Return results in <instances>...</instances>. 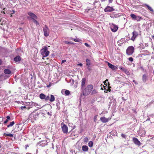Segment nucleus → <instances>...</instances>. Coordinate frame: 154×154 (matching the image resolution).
I'll list each match as a JSON object with an SVG mask.
<instances>
[{"label": "nucleus", "mask_w": 154, "mask_h": 154, "mask_svg": "<svg viewBox=\"0 0 154 154\" xmlns=\"http://www.w3.org/2000/svg\"><path fill=\"white\" fill-rule=\"evenodd\" d=\"M93 88V86L92 85H88L83 91V94L86 96L88 95Z\"/></svg>", "instance_id": "1"}, {"label": "nucleus", "mask_w": 154, "mask_h": 154, "mask_svg": "<svg viewBox=\"0 0 154 154\" xmlns=\"http://www.w3.org/2000/svg\"><path fill=\"white\" fill-rule=\"evenodd\" d=\"M40 53L42 56V57H45L48 56L49 53V52L48 50V48L46 46H44L41 50Z\"/></svg>", "instance_id": "2"}, {"label": "nucleus", "mask_w": 154, "mask_h": 154, "mask_svg": "<svg viewBox=\"0 0 154 154\" xmlns=\"http://www.w3.org/2000/svg\"><path fill=\"white\" fill-rule=\"evenodd\" d=\"M43 30L44 36L45 37L48 36L50 34V30L48 27L47 25H45L43 27Z\"/></svg>", "instance_id": "3"}, {"label": "nucleus", "mask_w": 154, "mask_h": 154, "mask_svg": "<svg viewBox=\"0 0 154 154\" xmlns=\"http://www.w3.org/2000/svg\"><path fill=\"white\" fill-rule=\"evenodd\" d=\"M134 48L133 46L128 47L126 50V53L128 55H131L134 51Z\"/></svg>", "instance_id": "4"}, {"label": "nucleus", "mask_w": 154, "mask_h": 154, "mask_svg": "<svg viewBox=\"0 0 154 154\" xmlns=\"http://www.w3.org/2000/svg\"><path fill=\"white\" fill-rule=\"evenodd\" d=\"M61 125L63 132L64 134H67L68 132V130L67 126L63 123H61Z\"/></svg>", "instance_id": "5"}, {"label": "nucleus", "mask_w": 154, "mask_h": 154, "mask_svg": "<svg viewBox=\"0 0 154 154\" xmlns=\"http://www.w3.org/2000/svg\"><path fill=\"white\" fill-rule=\"evenodd\" d=\"M110 27L111 30L113 32H116L118 28V27L117 25L113 23L110 24Z\"/></svg>", "instance_id": "6"}, {"label": "nucleus", "mask_w": 154, "mask_h": 154, "mask_svg": "<svg viewBox=\"0 0 154 154\" xmlns=\"http://www.w3.org/2000/svg\"><path fill=\"white\" fill-rule=\"evenodd\" d=\"M28 14L32 20L34 19H37L38 18V17L35 14L32 12H28Z\"/></svg>", "instance_id": "7"}, {"label": "nucleus", "mask_w": 154, "mask_h": 154, "mask_svg": "<svg viewBox=\"0 0 154 154\" xmlns=\"http://www.w3.org/2000/svg\"><path fill=\"white\" fill-rule=\"evenodd\" d=\"M114 10V9L113 8L109 6H107L104 9L105 12H111L113 11Z\"/></svg>", "instance_id": "8"}, {"label": "nucleus", "mask_w": 154, "mask_h": 154, "mask_svg": "<svg viewBox=\"0 0 154 154\" xmlns=\"http://www.w3.org/2000/svg\"><path fill=\"white\" fill-rule=\"evenodd\" d=\"M133 141L136 145L138 146L141 145V143L137 138L134 137L133 139Z\"/></svg>", "instance_id": "9"}, {"label": "nucleus", "mask_w": 154, "mask_h": 154, "mask_svg": "<svg viewBox=\"0 0 154 154\" xmlns=\"http://www.w3.org/2000/svg\"><path fill=\"white\" fill-rule=\"evenodd\" d=\"M119 69L122 70L127 75H129L130 73L126 69H125L122 66H120L119 67Z\"/></svg>", "instance_id": "10"}, {"label": "nucleus", "mask_w": 154, "mask_h": 154, "mask_svg": "<svg viewBox=\"0 0 154 154\" xmlns=\"http://www.w3.org/2000/svg\"><path fill=\"white\" fill-rule=\"evenodd\" d=\"M132 34L133 35L131 38V39L132 41H134L135 38L138 35V33L137 32L134 31L133 32Z\"/></svg>", "instance_id": "11"}, {"label": "nucleus", "mask_w": 154, "mask_h": 154, "mask_svg": "<svg viewBox=\"0 0 154 154\" xmlns=\"http://www.w3.org/2000/svg\"><path fill=\"white\" fill-rule=\"evenodd\" d=\"M86 79L85 78H82L81 82V89H83L86 82Z\"/></svg>", "instance_id": "12"}, {"label": "nucleus", "mask_w": 154, "mask_h": 154, "mask_svg": "<svg viewBox=\"0 0 154 154\" xmlns=\"http://www.w3.org/2000/svg\"><path fill=\"white\" fill-rule=\"evenodd\" d=\"M86 65L87 66V69H88L89 70H91V69L90 68V65L91 64L90 61L88 59H87L86 60Z\"/></svg>", "instance_id": "13"}, {"label": "nucleus", "mask_w": 154, "mask_h": 154, "mask_svg": "<svg viewBox=\"0 0 154 154\" xmlns=\"http://www.w3.org/2000/svg\"><path fill=\"white\" fill-rule=\"evenodd\" d=\"M100 120L103 123H106L109 120V118H106L105 117H102L100 118Z\"/></svg>", "instance_id": "14"}, {"label": "nucleus", "mask_w": 154, "mask_h": 154, "mask_svg": "<svg viewBox=\"0 0 154 154\" xmlns=\"http://www.w3.org/2000/svg\"><path fill=\"white\" fill-rule=\"evenodd\" d=\"M29 105L30 106H34L35 107H37V108H39L40 107H38L40 106V105L38 103L33 102H30L29 103Z\"/></svg>", "instance_id": "15"}, {"label": "nucleus", "mask_w": 154, "mask_h": 154, "mask_svg": "<svg viewBox=\"0 0 154 154\" xmlns=\"http://www.w3.org/2000/svg\"><path fill=\"white\" fill-rule=\"evenodd\" d=\"M131 17L134 20H136L138 16H136L133 14H130Z\"/></svg>", "instance_id": "16"}, {"label": "nucleus", "mask_w": 154, "mask_h": 154, "mask_svg": "<svg viewBox=\"0 0 154 154\" xmlns=\"http://www.w3.org/2000/svg\"><path fill=\"white\" fill-rule=\"evenodd\" d=\"M147 79V77L146 74H144L142 76V80L143 82L145 83Z\"/></svg>", "instance_id": "17"}, {"label": "nucleus", "mask_w": 154, "mask_h": 154, "mask_svg": "<svg viewBox=\"0 0 154 154\" xmlns=\"http://www.w3.org/2000/svg\"><path fill=\"white\" fill-rule=\"evenodd\" d=\"M88 146L86 145H84L82 146V150L85 152H86L88 151Z\"/></svg>", "instance_id": "18"}, {"label": "nucleus", "mask_w": 154, "mask_h": 154, "mask_svg": "<svg viewBox=\"0 0 154 154\" xmlns=\"http://www.w3.org/2000/svg\"><path fill=\"white\" fill-rule=\"evenodd\" d=\"M4 73L6 74H10L11 73V70L8 69H5L4 70Z\"/></svg>", "instance_id": "19"}, {"label": "nucleus", "mask_w": 154, "mask_h": 154, "mask_svg": "<svg viewBox=\"0 0 154 154\" xmlns=\"http://www.w3.org/2000/svg\"><path fill=\"white\" fill-rule=\"evenodd\" d=\"M14 60L15 62L19 61L20 60V57L18 56L14 58Z\"/></svg>", "instance_id": "20"}, {"label": "nucleus", "mask_w": 154, "mask_h": 154, "mask_svg": "<svg viewBox=\"0 0 154 154\" xmlns=\"http://www.w3.org/2000/svg\"><path fill=\"white\" fill-rule=\"evenodd\" d=\"M50 96L51 97L49 100L51 102H53L55 100V97L53 95H51Z\"/></svg>", "instance_id": "21"}, {"label": "nucleus", "mask_w": 154, "mask_h": 154, "mask_svg": "<svg viewBox=\"0 0 154 154\" xmlns=\"http://www.w3.org/2000/svg\"><path fill=\"white\" fill-rule=\"evenodd\" d=\"M39 97L41 99H44L45 98V95L43 94H41L39 95Z\"/></svg>", "instance_id": "22"}, {"label": "nucleus", "mask_w": 154, "mask_h": 154, "mask_svg": "<svg viewBox=\"0 0 154 154\" xmlns=\"http://www.w3.org/2000/svg\"><path fill=\"white\" fill-rule=\"evenodd\" d=\"M4 135L5 136H8L10 137H13V134H6L4 133Z\"/></svg>", "instance_id": "23"}, {"label": "nucleus", "mask_w": 154, "mask_h": 154, "mask_svg": "<svg viewBox=\"0 0 154 154\" xmlns=\"http://www.w3.org/2000/svg\"><path fill=\"white\" fill-rule=\"evenodd\" d=\"M145 5L148 8V9L151 11L152 12L153 11V9L150 7L147 4H145Z\"/></svg>", "instance_id": "24"}, {"label": "nucleus", "mask_w": 154, "mask_h": 154, "mask_svg": "<svg viewBox=\"0 0 154 154\" xmlns=\"http://www.w3.org/2000/svg\"><path fill=\"white\" fill-rule=\"evenodd\" d=\"M14 124V121H12V122L10 123L9 125H8L7 126L8 128H9L10 127H11L13 126Z\"/></svg>", "instance_id": "25"}, {"label": "nucleus", "mask_w": 154, "mask_h": 154, "mask_svg": "<svg viewBox=\"0 0 154 154\" xmlns=\"http://www.w3.org/2000/svg\"><path fill=\"white\" fill-rule=\"evenodd\" d=\"M108 65L109 67L112 69H114L115 67L114 66L109 63H108Z\"/></svg>", "instance_id": "26"}, {"label": "nucleus", "mask_w": 154, "mask_h": 154, "mask_svg": "<svg viewBox=\"0 0 154 154\" xmlns=\"http://www.w3.org/2000/svg\"><path fill=\"white\" fill-rule=\"evenodd\" d=\"M88 146L90 147H92L93 145V143L92 141H90L88 143Z\"/></svg>", "instance_id": "27"}, {"label": "nucleus", "mask_w": 154, "mask_h": 154, "mask_svg": "<svg viewBox=\"0 0 154 154\" xmlns=\"http://www.w3.org/2000/svg\"><path fill=\"white\" fill-rule=\"evenodd\" d=\"M65 94L66 95H68L70 94V91L68 90H66L64 91Z\"/></svg>", "instance_id": "28"}, {"label": "nucleus", "mask_w": 154, "mask_h": 154, "mask_svg": "<svg viewBox=\"0 0 154 154\" xmlns=\"http://www.w3.org/2000/svg\"><path fill=\"white\" fill-rule=\"evenodd\" d=\"M34 23H35L37 25H39V23L36 20V19H34L32 20Z\"/></svg>", "instance_id": "29"}, {"label": "nucleus", "mask_w": 154, "mask_h": 154, "mask_svg": "<svg viewBox=\"0 0 154 154\" xmlns=\"http://www.w3.org/2000/svg\"><path fill=\"white\" fill-rule=\"evenodd\" d=\"M64 42L66 44H73L72 42H68L67 41H64Z\"/></svg>", "instance_id": "30"}, {"label": "nucleus", "mask_w": 154, "mask_h": 154, "mask_svg": "<svg viewBox=\"0 0 154 154\" xmlns=\"http://www.w3.org/2000/svg\"><path fill=\"white\" fill-rule=\"evenodd\" d=\"M143 18L141 17L138 16L137 18V19L136 20L137 21H140L141 20H142Z\"/></svg>", "instance_id": "31"}, {"label": "nucleus", "mask_w": 154, "mask_h": 154, "mask_svg": "<svg viewBox=\"0 0 154 154\" xmlns=\"http://www.w3.org/2000/svg\"><path fill=\"white\" fill-rule=\"evenodd\" d=\"M97 92L96 90L94 89L91 92V94H95L97 93Z\"/></svg>", "instance_id": "32"}, {"label": "nucleus", "mask_w": 154, "mask_h": 154, "mask_svg": "<svg viewBox=\"0 0 154 154\" xmlns=\"http://www.w3.org/2000/svg\"><path fill=\"white\" fill-rule=\"evenodd\" d=\"M73 40L74 41L76 42H79L80 41L78 38H74Z\"/></svg>", "instance_id": "33"}, {"label": "nucleus", "mask_w": 154, "mask_h": 154, "mask_svg": "<svg viewBox=\"0 0 154 154\" xmlns=\"http://www.w3.org/2000/svg\"><path fill=\"white\" fill-rule=\"evenodd\" d=\"M50 97L49 96H47V97L45 96V100L46 101L48 100H50Z\"/></svg>", "instance_id": "34"}, {"label": "nucleus", "mask_w": 154, "mask_h": 154, "mask_svg": "<svg viewBox=\"0 0 154 154\" xmlns=\"http://www.w3.org/2000/svg\"><path fill=\"white\" fill-rule=\"evenodd\" d=\"M88 141V137H86L84 139V141L85 142H87Z\"/></svg>", "instance_id": "35"}, {"label": "nucleus", "mask_w": 154, "mask_h": 154, "mask_svg": "<svg viewBox=\"0 0 154 154\" xmlns=\"http://www.w3.org/2000/svg\"><path fill=\"white\" fill-rule=\"evenodd\" d=\"M128 60L130 61H131V62H132L133 61V58L132 57H129L128 58Z\"/></svg>", "instance_id": "36"}, {"label": "nucleus", "mask_w": 154, "mask_h": 154, "mask_svg": "<svg viewBox=\"0 0 154 154\" xmlns=\"http://www.w3.org/2000/svg\"><path fill=\"white\" fill-rule=\"evenodd\" d=\"M121 136L122 137L124 138H125L126 137V135L123 134H122Z\"/></svg>", "instance_id": "37"}, {"label": "nucleus", "mask_w": 154, "mask_h": 154, "mask_svg": "<svg viewBox=\"0 0 154 154\" xmlns=\"http://www.w3.org/2000/svg\"><path fill=\"white\" fill-rule=\"evenodd\" d=\"M87 47H90V45H89L87 43H85V44H84Z\"/></svg>", "instance_id": "38"}, {"label": "nucleus", "mask_w": 154, "mask_h": 154, "mask_svg": "<svg viewBox=\"0 0 154 154\" xmlns=\"http://www.w3.org/2000/svg\"><path fill=\"white\" fill-rule=\"evenodd\" d=\"M8 121V119H6V120H5L4 122V124H6V123H7Z\"/></svg>", "instance_id": "39"}, {"label": "nucleus", "mask_w": 154, "mask_h": 154, "mask_svg": "<svg viewBox=\"0 0 154 154\" xmlns=\"http://www.w3.org/2000/svg\"><path fill=\"white\" fill-rule=\"evenodd\" d=\"M26 108V106H21V109L22 110H23L24 109Z\"/></svg>", "instance_id": "40"}, {"label": "nucleus", "mask_w": 154, "mask_h": 154, "mask_svg": "<svg viewBox=\"0 0 154 154\" xmlns=\"http://www.w3.org/2000/svg\"><path fill=\"white\" fill-rule=\"evenodd\" d=\"M108 81V79H106V81H105L103 83L105 85H106V81Z\"/></svg>", "instance_id": "41"}, {"label": "nucleus", "mask_w": 154, "mask_h": 154, "mask_svg": "<svg viewBox=\"0 0 154 154\" xmlns=\"http://www.w3.org/2000/svg\"><path fill=\"white\" fill-rule=\"evenodd\" d=\"M6 118L7 119H8V120H10V117L9 116H7L6 117Z\"/></svg>", "instance_id": "42"}, {"label": "nucleus", "mask_w": 154, "mask_h": 154, "mask_svg": "<svg viewBox=\"0 0 154 154\" xmlns=\"http://www.w3.org/2000/svg\"><path fill=\"white\" fill-rule=\"evenodd\" d=\"M77 65L78 66H82V64L81 63H79V64H77Z\"/></svg>", "instance_id": "43"}, {"label": "nucleus", "mask_w": 154, "mask_h": 154, "mask_svg": "<svg viewBox=\"0 0 154 154\" xmlns=\"http://www.w3.org/2000/svg\"><path fill=\"white\" fill-rule=\"evenodd\" d=\"M65 62H66V60H63L62 61V63H65Z\"/></svg>", "instance_id": "44"}, {"label": "nucleus", "mask_w": 154, "mask_h": 154, "mask_svg": "<svg viewBox=\"0 0 154 154\" xmlns=\"http://www.w3.org/2000/svg\"><path fill=\"white\" fill-rule=\"evenodd\" d=\"M47 114L48 115L50 116H51V114L49 112H47Z\"/></svg>", "instance_id": "45"}, {"label": "nucleus", "mask_w": 154, "mask_h": 154, "mask_svg": "<svg viewBox=\"0 0 154 154\" xmlns=\"http://www.w3.org/2000/svg\"><path fill=\"white\" fill-rule=\"evenodd\" d=\"M97 116H95L94 117V121H95L96 120V119L97 118Z\"/></svg>", "instance_id": "46"}, {"label": "nucleus", "mask_w": 154, "mask_h": 154, "mask_svg": "<svg viewBox=\"0 0 154 154\" xmlns=\"http://www.w3.org/2000/svg\"><path fill=\"white\" fill-rule=\"evenodd\" d=\"M122 40V39L121 40H120L118 41L117 43H120V42H122L121 40Z\"/></svg>", "instance_id": "47"}, {"label": "nucleus", "mask_w": 154, "mask_h": 154, "mask_svg": "<svg viewBox=\"0 0 154 154\" xmlns=\"http://www.w3.org/2000/svg\"><path fill=\"white\" fill-rule=\"evenodd\" d=\"M109 3H111L112 2V0H108Z\"/></svg>", "instance_id": "48"}, {"label": "nucleus", "mask_w": 154, "mask_h": 154, "mask_svg": "<svg viewBox=\"0 0 154 154\" xmlns=\"http://www.w3.org/2000/svg\"><path fill=\"white\" fill-rule=\"evenodd\" d=\"M133 82H134L135 84H137V83L136 82V81H135V80H133Z\"/></svg>", "instance_id": "49"}, {"label": "nucleus", "mask_w": 154, "mask_h": 154, "mask_svg": "<svg viewBox=\"0 0 154 154\" xmlns=\"http://www.w3.org/2000/svg\"><path fill=\"white\" fill-rule=\"evenodd\" d=\"M150 119V118H148L146 120V121H149V120Z\"/></svg>", "instance_id": "50"}, {"label": "nucleus", "mask_w": 154, "mask_h": 154, "mask_svg": "<svg viewBox=\"0 0 154 154\" xmlns=\"http://www.w3.org/2000/svg\"><path fill=\"white\" fill-rule=\"evenodd\" d=\"M122 43H120L118 44V45L119 46H121Z\"/></svg>", "instance_id": "51"}, {"label": "nucleus", "mask_w": 154, "mask_h": 154, "mask_svg": "<svg viewBox=\"0 0 154 154\" xmlns=\"http://www.w3.org/2000/svg\"><path fill=\"white\" fill-rule=\"evenodd\" d=\"M2 63V60L0 59V65Z\"/></svg>", "instance_id": "52"}, {"label": "nucleus", "mask_w": 154, "mask_h": 154, "mask_svg": "<svg viewBox=\"0 0 154 154\" xmlns=\"http://www.w3.org/2000/svg\"><path fill=\"white\" fill-rule=\"evenodd\" d=\"M12 11H13L12 14H14L15 12V11L14 10H13Z\"/></svg>", "instance_id": "53"}, {"label": "nucleus", "mask_w": 154, "mask_h": 154, "mask_svg": "<svg viewBox=\"0 0 154 154\" xmlns=\"http://www.w3.org/2000/svg\"><path fill=\"white\" fill-rule=\"evenodd\" d=\"M105 0H101V1L102 2H103L105 1Z\"/></svg>", "instance_id": "54"}, {"label": "nucleus", "mask_w": 154, "mask_h": 154, "mask_svg": "<svg viewBox=\"0 0 154 154\" xmlns=\"http://www.w3.org/2000/svg\"><path fill=\"white\" fill-rule=\"evenodd\" d=\"M26 154H32L30 153H26Z\"/></svg>", "instance_id": "55"}, {"label": "nucleus", "mask_w": 154, "mask_h": 154, "mask_svg": "<svg viewBox=\"0 0 154 154\" xmlns=\"http://www.w3.org/2000/svg\"><path fill=\"white\" fill-rule=\"evenodd\" d=\"M107 90H106V91H105V92H107Z\"/></svg>", "instance_id": "56"}, {"label": "nucleus", "mask_w": 154, "mask_h": 154, "mask_svg": "<svg viewBox=\"0 0 154 154\" xmlns=\"http://www.w3.org/2000/svg\"><path fill=\"white\" fill-rule=\"evenodd\" d=\"M107 90H106V91H105V92H107Z\"/></svg>", "instance_id": "57"}, {"label": "nucleus", "mask_w": 154, "mask_h": 154, "mask_svg": "<svg viewBox=\"0 0 154 154\" xmlns=\"http://www.w3.org/2000/svg\"><path fill=\"white\" fill-rule=\"evenodd\" d=\"M64 92L63 91H61V93H62V94H63V92Z\"/></svg>", "instance_id": "58"}, {"label": "nucleus", "mask_w": 154, "mask_h": 154, "mask_svg": "<svg viewBox=\"0 0 154 154\" xmlns=\"http://www.w3.org/2000/svg\"><path fill=\"white\" fill-rule=\"evenodd\" d=\"M87 10H86V11H87ZM88 11H87V12H88V11H89V9H88Z\"/></svg>", "instance_id": "59"}, {"label": "nucleus", "mask_w": 154, "mask_h": 154, "mask_svg": "<svg viewBox=\"0 0 154 154\" xmlns=\"http://www.w3.org/2000/svg\"><path fill=\"white\" fill-rule=\"evenodd\" d=\"M70 39L72 40V39H73V38H71Z\"/></svg>", "instance_id": "60"}, {"label": "nucleus", "mask_w": 154, "mask_h": 154, "mask_svg": "<svg viewBox=\"0 0 154 154\" xmlns=\"http://www.w3.org/2000/svg\"><path fill=\"white\" fill-rule=\"evenodd\" d=\"M1 146L0 145V148H1Z\"/></svg>", "instance_id": "61"}, {"label": "nucleus", "mask_w": 154, "mask_h": 154, "mask_svg": "<svg viewBox=\"0 0 154 154\" xmlns=\"http://www.w3.org/2000/svg\"><path fill=\"white\" fill-rule=\"evenodd\" d=\"M1 20H0V22H1Z\"/></svg>", "instance_id": "62"}, {"label": "nucleus", "mask_w": 154, "mask_h": 154, "mask_svg": "<svg viewBox=\"0 0 154 154\" xmlns=\"http://www.w3.org/2000/svg\"><path fill=\"white\" fill-rule=\"evenodd\" d=\"M153 74H154V72H153Z\"/></svg>", "instance_id": "63"}]
</instances>
